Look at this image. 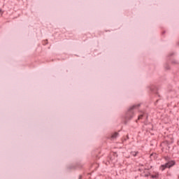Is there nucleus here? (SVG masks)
I'll use <instances>...</instances> for the list:
<instances>
[{
	"instance_id": "2eb2a0df",
	"label": "nucleus",
	"mask_w": 179,
	"mask_h": 179,
	"mask_svg": "<svg viewBox=\"0 0 179 179\" xmlns=\"http://www.w3.org/2000/svg\"><path fill=\"white\" fill-rule=\"evenodd\" d=\"M82 178H83V176L82 175H79L78 179H82Z\"/></svg>"
},
{
	"instance_id": "ddd939ff",
	"label": "nucleus",
	"mask_w": 179,
	"mask_h": 179,
	"mask_svg": "<svg viewBox=\"0 0 179 179\" xmlns=\"http://www.w3.org/2000/svg\"><path fill=\"white\" fill-rule=\"evenodd\" d=\"M113 156L118 157V154L116 152H113Z\"/></svg>"
},
{
	"instance_id": "f3484780",
	"label": "nucleus",
	"mask_w": 179,
	"mask_h": 179,
	"mask_svg": "<svg viewBox=\"0 0 179 179\" xmlns=\"http://www.w3.org/2000/svg\"><path fill=\"white\" fill-rule=\"evenodd\" d=\"M138 155V152H135L134 154H133V156L136 157Z\"/></svg>"
},
{
	"instance_id": "9b49d317",
	"label": "nucleus",
	"mask_w": 179,
	"mask_h": 179,
	"mask_svg": "<svg viewBox=\"0 0 179 179\" xmlns=\"http://www.w3.org/2000/svg\"><path fill=\"white\" fill-rule=\"evenodd\" d=\"M174 54H176V53H175V52L170 53V54L168 55V59H170V57H173V55H174Z\"/></svg>"
},
{
	"instance_id": "dca6fc26",
	"label": "nucleus",
	"mask_w": 179,
	"mask_h": 179,
	"mask_svg": "<svg viewBox=\"0 0 179 179\" xmlns=\"http://www.w3.org/2000/svg\"><path fill=\"white\" fill-rule=\"evenodd\" d=\"M0 14H1V15L3 14V11H2V8H0Z\"/></svg>"
},
{
	"instance_id": "aec40b11",
	"label": "nucleus",
	"mask_w": 179,
	"mask_h": 179,
	"mask_svg": "<svg viewBox=\"0 0 179 179\" xmlns=\"http://www.w3.org/2000/svg\"><path fill=\"white\" fill-rule=\"evenodd\" d=\"M138 171H141V169H138Z\"/></svg>"
},
{
	"instance_id": "f03ea898",
	"label": "nucleus",
	"mask_w": 179,
	"mask_h": 179,
	"mask_svg": "<svg viewBox=\"0 0 179 179\" xmlns=\"http://www.w3.org/2000/svg\"><path fill=\"white\" fill-rule=\"evenodd\" d=\"M83 167V164L80 163V162H76L75 164H70L66 166V170L67 173H71V171H75L76 169H82Z\"/></svg>"
},
{
	"instance_id": "9d476101",
	"label": "nucleus",
	"mask_w": 179,
	"mask_h": 179,
	"mask_svg": "<svg viewBox=\"0 0 179 179\" xmlns=\"http://www.w3.org/2000/svg\"><path fill=\"white\" fill-rule=\"evenodd\" d=\"M150 178L153 179H159V173H156L155 175H151Z\"/></svg>"
},
{
	"instance_id": "412c9836",
	"label": "nucleus",
	"mask_w": 179,
	"mask_h": 179,
	"mask_svg": "<svg viewBox=\"0 0 179 179\" xmlns=\"http://www.w3.org/2000/svg\"><path fill=\"white\" fill-rule=\"evenodd\" d=\"M159 101V100H157V103Z\"/></svg>"
},
{
	"instance_id": "a211bd4d",
	"label": "nucleus",
	"mask_w": 179,
	"mask_h": 179,
	"mask_svg": "<svg viewBox=\"0 0 179 179\" xmlns=\"http://www.w3.org/2000/svg\"><path fill=\"white\" fill-rule=\"evenodd\" d=\"M162 34V36H164V34H166V31H163Z\"/></svg>"
},
{
	"instance_id": "f8f14e48",
	"label": "nucleus",
	"mask_w": 179,
	"mask_h": 179,
	"mask_svg": "<svg viewBox=\"0 0 179 179\" xmlns=\"http://www.w3.org/2000/svg\"><path fill=\"white\" fill-rule=\"evenodd\" d=\"M43 45H47L48 44V40H45L43 42Z\"/></svg>"
},
{
	"instance_id": "6e6552de",
	"label": "nucleus",
	"mask_w": 179,
	"mask_h": 179,
	"mask_svg": "<svg viewBox=\"0 0 179 179\" xmlns=\"http://www.w3.org/2000/svg\"><path fill=\"white\" fill-rule=\"evenodd\" d=\"M164 68L165 71H170V69H171L170 65H169L168 62H166L164 64Z\"/></svg>"
},
{
	"instance_id": "0eeeda50",
	"label": "nucleus",
	"mask_w": 179,
	"mask_h": 179,
	"mask_svg": "<svg viewBox=\"0 0 179 179\" xmlns=\"http://www.w3.org/2000/svg\"><path fill=\"white\" fill-rule=\"evenodd\" d=\"M166 169H170V167L167 166L166 163L162 164L159 166V170H161L162 171H164V170H166Z\"/></svg>"
},
{
	"instance_id": "39448f33",
	"label": "nucleus",
	"mask_w": 179,
	"mask_h": 179,
	"mask_svg": "<svg viewBox=\"0 0 179 179\" xmlns=\"http://www.w3.org/2000/svg\"><path fill=\"white\" fill-rule=\"evenodd\" d=\"M149 89V92L150 93H155V94H157V92L159 90V89L157 88V87L155 86V85H152L150 87H148Z\"/></svg>"
},
{
	"instance_id": "4468645a",
	"label": "nucleus",
	"mask_w": 179,
	"mask_h": 179,
	"mask_svg": "<svg viewBox=\"0 0 179 179\" xmlns=\"http://www.w3.org/2000/svg\"><path fill=\"white\" fill-rule=\"evenodd\" d=\"M149 176H150V173H149V174H148V173H145V174L144 175V177H146V178H148V177H149Z\"/></svg>"
},
{
	"instance_id": "20e7f679",
	"label": "nucleus",
	"mask_w": 179,
	"mask_h": 179,
	"mask_svg": "<svg viewBox=\"0 0 179 179\" xmlns=\"http://www.w3.org/2000/svg\"><path fill=\"white\" fill-rule=\"evenodd\" d=\"M120 136V134L117 131L112 133L110 136L108 137V139H110V141H114L115 139H117Z\"/></svg>"
},
{
	"instance_id": "1a4fd4ad",
	"label": "nucleus",
	"mask_w": 179,
	"mask_h": 179,
	"mask_svg": "<svg viewBox=\"0 0 179 179\" xmlns=\"http://www.w3.org/2000/svg\"><path fill=\"white\" fill-rule=\"evenodd\" d=\"M171 64L172 65H178L179 62H178V60L173 59V60H171Z\"/></svg>"
},
{
	"instance_id": "6ab92c4d",
	"label": "nucleus",
	"mask_w": 179,
	"mask_h": 179,
	"mask_svg": "<svg viewBox=\"0 0 179 179\" xmlns=\"http://www.w3.org/2000/svg\"><path fill=\"white\" fill-rule=\"evenodd\" d=\"M127 139H129V136L128 135L127 136Z\"/></svg>"
},
{
	"instance_id": "f257e3e1",
	"label": "nucleus",
	"mask_w": 179,
	"mask_h": 179,
	"mask_svg": "<svg viewBox=\"0 0 179 179\" xmlns=\"http://www.w3.org/2000/svg\"><path fill=\"white\" fill-rule=\"evenodd\" d=\"M141 104L142 103L134 104L128 108L124 115V125H127L128 124V121H131V120L134 118V115H135V112L134 111V110H136V108H139Z\"/></svg>"
},
{
	"instance_id": "423d86ee",
	"label": "nucleus",
	"mask_w": 179,
	"mask_h": 179,
	"mask_svg": "<svg viewBox=\"0 0 179 179\" xmlns=\"http://www.w3.org/2000/svg\"><path fill=\"white\" fill-rule=\"evenodd\" d=\"M149 115H148V113L146 112H141V114L138 115V120H142V118L145 117V120H148Z\"/></svg>"
},
{
	"instance_id": "7ed1b4c3",
	"label": "nucleus",
	"mask_w": 179,
	"mask_h": 179,
	"mask_svg": "<svg viewBox=\"0 0 179 179\" xmlns=\"http://www.w3.org/2000/svg\"><path fill=\"white\" fill-rule=\"evenodd\" d=\"M164 159L167 164V166L169 167V169H171L172 167H174L176 164H177V162H176V160L171 159V157L165 156L164 157Z\"/></svg>"
}]
</instances>
